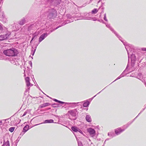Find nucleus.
Instances as JSON below:
<instances>
[{
  "instance_id": "nucleus-60",
  "label": "nucleus",
  "mask_w": 146,
  "mask_h": 146,
  "mask_svg": "<svg viewBox=\"0 0 146 146\" xmlns=\"http://www.w3.org/2000/svg\"><path fill=\"white\" fill-rule=\"evenodd\" d=\"M82 106H80V109H82Z\"/></svg>"
},
{
  "instance_id": "nucleus-63",
  "label": "nucleus",
  "mask_w": 146,
  "mask_h": 146,
  "mask_svg": "<svg viewBox=\"0 0 146 146\" xmlns=\"http://www.w3.org/2000/svg\"><path fill=\"white\" fill-rule=\"evenodd\" d=\"M24 73L25 72V69H24Z\"/></svg>"
},
{
  "instance_id": "nucleus-58",
  "label": "nucleus",
  "mask_w": 146,
  "mask_h": 146,
  "mask_svg": "<svg viewBox=\"0 0 146 146\" xmlns=\"http://www.w3.org/2000/svg\"><path fill=\"white\" fill-rule=\"evenodd\" d=\"M33 86V84H31V85H30V86Z\"/></svg>"
},
{
  "instance_id": "nucleus-36",
  "label": "nucleus",
  "mask_w": 146,
  "mask_h": 146,
  "mask_svg": "<svg viewBox=\"0 0 146 146\" xmlns=\"http://www.w3.org/2000/svg\"><path fill=\"white\" fill-rule=\"evenodd\" d=\"M91 20L95 21H97V19L96 17H91Z\"/></svg>"
},
{
  "instance_id": "nucleus-8",
  "label": "nucleus",
  "mask_w": 146,
  "mask_h": 146,
  "mask_svg": "<svg viewBox=\"0 0 146 146\" xmlns=\"http://www.w3.org/2000/svg\"><path fill=\"white\" fill-rule=\"evenodd\" d=\"M54 29L51 30L49 31V33H45L42 34L40 36L38 39V42L39 43L41 42L42 40H44L45 38H46L48 35L50 34V33L52 32L54 30Z\"/></svg>"
},
{
  "instance_id": "nucleus-52",
  "label": "nucleus",
  "mask_w": 146,
  "mask_h": 146,
  "mask_svg": "<svg viewBox=\"0 0 146 146\" xmlns=\"http://www.w3.org/2000/svg\"><path fill=\"white\" fill-rule=\"evenodd\" d=\"M125 71V70H124L120 75H124L123 74H124V73Z\"/></svg>"
},
{
  "instance_id": "nucleus-49",
  "label": "nucleus",
  "mask_w": 146,
  "mask_h": 146,
  "mask_svg": "<svg viewBox=\"0 0 146 146\" xmlns=\"http://www.w3.org/2000/svg\"><path fill=\"white\" fill-rule=\"evenodd\" d=\"M138 115L132 121H133V122L135 120V119L138 116Z\"/></svg>"
},
{
  "instance_id": "nucleus-31",
  "label": "nucleus",
  "mask_w": 146,
  "mask_h": 146,
  "mask_svg": "<svg viewBox=\"0 0 146 146\" xmlns=\"http://www.w3.org/2000/svg\"><path fill=\"white\" fill-rule=\"evenodd\" d=\"M78 146H83L82 143L81 141H78Z\"/></svg>"
},
{
  "instance_id": "nucleus-33",
  "label": "nucleus",
  "mask_w": 146,
  "mask_h": 146,
  "mask_svg": "<svg viewBox=\"0 0 146 146\" xmlns=\"http://www.w3.org/2000/svg\"><path fill=\"white\" fill-rule=\"evenodd\" d=\"M36 48L34 49V50H32L31 54L33 56L34 55L35 52L36 51Z\"/></svg>"
},
{
  "instance_id": "nucleus-23",
  "label": "nucleus",
  "mask_w": 146,
  "mask_h": 146,
  "mask_svg": "<svg viewBox=\"0 0 146 146\" xmlns=\"http://www.w3.org/2000/svg\"><path fill=\"white\" fill-rule=\"evenodd\" d=\"M53 100L54 102H58L60 104H64L65 103V102H63L58 100L55 99H53Z\"/></svg>"
},
{
  "instance_id": "nucleus-47",
  "label": "nucleus",
  "mask_w": 146,
  "mask_h": 146,
  "mask_svg": "<svg viewBox=\"0 0 146 146\" xmlns=\"http://www.w3.org/2000/svg\"><path fill=\"white\" fill-rule=\"evenodd\" d=\"M3 29V28L2 26L0 25V30H2Z\"/></svg>"
},
{
  "instance_id": "nucleus-17",
  "label": "nucleus",
  "mask_w": 146,
  "mask_h": 146,
  "mask_svg": "<svg viewBox=\"0 0 146 146\" xmlns=\"http://www.w3.org/2000/svg\"><path fill=\"white\" fill-rule=\"evenodd\" d=\"M6 140H7L6 141H5V139H4L3 144L2 146H10L9 142L8 139L6 138Z\"/></svg>"
},
{
  "instance_id": "nucleus-32",
  "label": "nucleus",
  "mask_w": 146,
  "mask_h": 146,
  "mask_svg": "<svg viewBox=\"0 0 146 146\" xmlns=\"http://www.w3.org/2000/svg\"><path fill=\"white\" fill-rule=\"evenodd\" d=\"M30 78L29 77H27L25 78L26 82H30Z\"/></svg>"
},
{
  "instance_id": "nucleus-53",
  "label": "nucleus",
  "mask_w": 146,
  "mask_h": 146,
  "mask_svg": "<svg viewBox=\"0 0 146 146\" xmlns=\"http://www.w3.org/2000/svg\"><path fill=\"white\" fill-rule=\"evenodd\" d=\"M54 116H55L56 117H59V116L58 115H54Z\"/></svg>"
},
{
  "instance_id": "nucleus-38",
  "label": "nucleus",
  "mask_w": 146,
  "mask_h": 146,
  "mask_svg": "<svg viewBox=\"0 0 146 146\" xmlns=\"http://www.w3.org/2000/svg\"><path fill=\"white\" fill-rule=\"evenodd\" d=\"M129 126L128 125H127V124H126L125 125H124V127H125V128L124 129H126V128H127Z\"/></svg>"
},
{
  "instance_id": "nucleus-42",
  "label": "nucleus",
  "mask_w": 146,
  "mask_h": 146,
  "mask_svg": "<svg viewBox=\"0 0 146 146\" xmlns=\"http://www.w3.org/2000/svg\"><path fill=\"white\" fill-rule=\"evenodd\" d=\"M100 92H99V93H98L97 94H96V95H95V96H94V97H92V98H91L90 99V100H93V99L94 98V97H95L97 94H99L100 93Z\"/></svg>"
},
{
  "instance_id": "nucleus-26",
  "label": "nucleus",
  "mask_w": 146,
  "mask_h": 146,
  "mask_svg": "<svg viewBox=\"0 0 146 146\" xmlns=\"http://www.w3.org/2000/svg\"><path fill=\"white\" fill-rule=\"evenodd\" d=\"M59 104H56L55 103H54L52 105V106L53 108H56L59 106Z\"/></svg>"
},
{
  "instance_id": "nucleus-15",
  "label": "nucleus",
  "mask_w": 146,
  "mask_h": 146,
  "mask_svg": "<svg viewBox=\"0 0 146 146\" xmlns=\"http://www.w3.org/2000/svg\"><path fill=\"white\" fill-rule=\"evenodd\" d=\"M125 130V129H121V128L119 127L115 129V132L117 135H118L120 134Z\"/></svg>"
},
{
  "instance_id": "nucleus-3",
  "label": "nucleus",
  "mask_w": 146,
  "mask_h": 146,
  "mask_svg": "<svg viewBox=\"0 0 146 146\" xmlns=\"http://www.w3.org/2000/svg\"><path fill=\"white\" fill-rule=\"evenodd\" d=\"M35 23L31 24L27 28V31L29 32H33L34 30L36 29L37 27L39 26L40 23V19L38 17L35 20Z\"/></svg>"
},
{
  "instance_id": "nucleus-29",
  "label": "nucleus",
  "mask_w": 146,
  "mask_h": 146,
  "mask_svg": "<svg viewBox=\"0 0 146 146\" xmlns=\"http://www.w3.org/2000/svg\"><path fill=\"white\" fill-rule=\"evenodd\" d=\"M27 86L28 87L27 89L28 90H29L30 89V87H29V86H30V85L31 84V83H30V82H26Z\"/></svg>"
},
{
  "instance_id": "nucleus-24",
  "label": "nucleus",
  "mask_w": 146,
  "mask_h": 146,
  "mask_svg": "<svg viewBox=\"0 0 146 146\" xmlns=\"http://www.w3.org/2000/svg\"><path fill=\"white\" fill-rule=\"evenodd\" d=\"M108 135L110 136L111 138H113L115 136V135L113 132H111L108 133Z\"/></svg>"
},
{
  "instance_id": "nucleus-34",
  "label": "nucleus",
  "mask_w": 146,
  "mask_h": 146,
  "mask_svg": "<svg viewBox=\"0 0 146 146\" xmlns=\"http://www.w3.org/2000/svg\"><path fill=\"white\" fill-rule=\"evenodd\" d=\"M84 19H86V20H91V17H88V16H87V17H86Z\"/></svg>"
},
{
  "instance_id": "nucleus-22",
  "label": "nucleus",
  "mask_w": 146,
  "mask_h": 146,
  "mask_svg": "<svg viewBox=\"0 0 146 146\" xmlns=\"http://www.w3.org/2000/svg\"><path fill=\"white\" fill-rule=\"evenodd\" d=\"M25 18H23L19 22V24L21 25H23L25 24Z\"/></svg>"
},
{
  "instance_id": "nucleus-18",
  "label": "nucleus",
  "mask_w": 146,
  "mask_h": 146,
  "mask_svg": "<svg viewBox=\"0 0 146 146\" xmlns=\"http://www.w3.org/2000/svg\"><path fill=\"white\" fill-rule=\"evenodd\" d=\"M50 105H51V104L49 102L44 103L39 106L38 108L39 109L43 108L45 107Z\"/></svg>"
},
{
  "instance_id": "nucleus-21",
  "label": "nucleus",
  "mask_w": 146,
  "mask_h": 146,
  "mask_svg": "<svg viewBox=\"0 0 146 146\" xmlns=\"http://www.w3.org/2000/svg\"><path fill=\"white\" fill-rule=\"evenodd\" d=\"M86 121L88 122H90L92 121V119L91 116L89 115H87L86 116Z\"/></svg>"
},
{
  "instance_id": "nucleus-16",
  "label": "nucleus",
  "mask_w": 146,
  "mask_h": 146,
  "mask_svg": "<svg viewBox=\"0 0 146 146\" xmlns=\"http://www.w3.org/2000/svg\"><path fill=\"white\" fill-rule=\"evenodd\" d=\"M72 22V21L71 20H66L64 21L61 25H59L58 26L56 27L54 29V30H56L59 27H61L62 26H64L67 24L69 23H70Z\"/></svg>"
},
{
  "instance_id": "nucleus-39",
  "label": "nucleus",
  "mask_w": 146,
  "mask_h": 146,
  "mask_svg": "<svg viewBox=\"0 0 146 146\" xmlns=\"http://www.w3.org/2000/svg\"><path fill=\"white\" fill-rule=\"evenodd\" d=\"M29 64L31 66V68H32V62L31 61H29Z\"/></svg>"
},
{
  "instance_id": "nucleus-20",
  "label": "nucleus",
  "mask_w": 146,
  "mask_h": 146,
  "mask_svg": "<svg viewBox=\"0 0 146 146\" xmlns=\"http://www.w3.org/2000/svg\"><path fill=\"white\" fill-rule=\"evenodd\" d=\"M90 102L87 100L84 102L83 104V106L84 107H88L90 105Z\"/></svg>"
},
{
  "instance_id": "nucleus-64",
  "label": "nucleus",
  "mask_w": 146,
  "mask_h": 146,
  "mask_svg": "<svg viewBox=\"0 0 146 146\" xmlns=\"http://www.w3.org/2000/svg\"><path fill=\"white\" fill-rule=\"evenodd\" d=\"M88 108H87V109H86V110H88Z\"/></svg>"
},
{
  "instance_id": "nucleus-30",
  "label": "nucleus",
  "mask_w": 146,
  "mask_h": 146,
  "mask_svg": "<svg viewBox=\"0 0 146 146\" xmlns=\"http://www.w3.org/2000/svg\"><path fill=\"white\" fill-rule=\"evenodd\" d=\"M124 76V75H120L119 77H118L114 81H113V82H115V81L117 80H118L121 78L123 77Z\"/></svg>"
},
{
  "instance_id": "nucleus-62",
  "label": "nucleus",
  "mask_w": 146,
  "mask_h": 146,
  "mask_svg": "<svg viewBox=\"0 0 146 146\" xmlns=\"http://www.w3.org/2000/svg\"><path fill=\"white\" fill-rule=\"evenodd\" d=\"M127 67H128V65H127V67L126 68V69H127Z\"/></svg>"
},
{
  "instance_id": "nucleus-4",
  "label": "nucleus",
  "mask_w": 146,
  "mask_h": 146,
  "mask_svg": "<svg viewBox=\"0 0 146 146\" xmlns=\"http://www.w3.org/2000/svg\"><path fill=\"white\" fill-rule=\"evenodd\" d=\"M47 17L49 19H54L57 16L56 9L54 8L49 7L47 12Z\"/></svg>"
},
{
  "instance_id": "nucleus-43",
  "label": "nucleus",
  "mask_w": 146,
  "mask_h": 146,
  "mask_svg": "<svg viewBox=\"0 0 146 146\" xmlns=\"http://www.w3.org/2000/svg\"><path fill=\"white\" fill-rule=\"evenodd\" d=\"M27 111H25V112H24V113L22 115V116H24L25 115H26V114H27Z\"/></svg>"
},
{
  "instance_id": "nucleus-1",
  "label": "nucleus",
  "mask_w": 146,
  "mask_h": 146,
  "mask_svg": "<svg viewBox=\"0 0 146 146\" xmlns=\"http://www.w3.org/2000/svg\"><path fill=\"white\" fill-rule=\"evenodd\" d=\"M106 27L108 28L114 34L115 36L119 38V39L123 43V44L125 46V48L127 52L128 58V62L129 60V51H131L132 49H134V47L133 46L128 44L126 42H124V40H123L122 38L115 31L114 29L110 26V24H107L106 23Z\"/></svg>"
},
{
  "instance_id": "nucleus-11",
  "label": "nucleus",
  "mask_w": 146,
  "mask_h": 146,
  "mask_svg": "<svg viewBox=\"0 0 146 146\" xmlns=\"http://www.w3.org/2000/svg\"><path fill=\"white\" fill-rule=\"evenodd\" d=\"M79 102L78 103H67L65 102L64 104H65L64 105V106H68V107L69 108H73L76 107L78 105V104H79Z\"/></svg>"
},
{
  "instance_id": "nucleus-48",
  "label": "nucleus",
  "mask_w": 146,
  "mask_h": 146,
  "mask_svg": "<svg viewBox=\"0 0 146 146\" xmlns=\"http://www.w3.org/2000/svg\"><path fill=\"white\" fill-rule=\"evenodd\" d=\"M2 124V121L1 120H0V125Z\"/></svg>"
},
{
  "instance_id": "nucleus-51",
  "label": "nucleus",
  "mask_w": 146,
  "mask_h": 146,
  "mask_svg": "<svg viewBox=\"0 0 146 146\" xmlns=\"http://www.w3.org/2000/svg\"><path fill=\"white\" fill-rule=\"evenodd\" d=\"M38 44H36L35 47L34 48V49L36 48H36H37V47L38 46Z\"/></svg>"
},
{
  "instance_id": "nucleus-5",
  "label": "nucleus",
  "mask_w": 146,
  "mask_h": 146,
  "mask_svg": "<svg viewBox=\"0 0 146 146\" xmlns=\"http://www.w3.org/2000/svg\"><path fill=\"white\" fill-rule=\"evenodd\" d=\"M46 3L52 4L55 6H59L61 2V0H43Z\"/></svg>"
},
{
  "instance_id": "nucleus-2",
  "label": "nucleus",
  "mask_w": 146,
  "mask_h": 146,
  "mask_svg": "<svg viewBox=\"0 0 146 146\" xmlns=\"http://www.w3.org/2000/svg\"><path fill=\"white\" fill-rule=\"evenodd\" d=\"M3 53L6 56H15L17 55L19 52L17 50L14 48L5 50L3 51Z\"/></svg>"
},
{
  "instance_id": "nucleus-54",
  "label": "nucleus",
  "mask_w": 146,
  "mask_h": 146,
  "mask_svg": "<svg viewBox=\"0 0 146 146\" xmlns=\"http://www.w3.org/2000/svg\"><path fill=\"white\" fill-rule=\"evenodd\" d=\"M33 40H32V39H31V40L30 42V43H31Z\"/></svg>"
},
{
  "instance_id": "nucleus-50",
  "label": "nucleus",
  "mask_w": 146,
  "mask_h": 146,
  "mask_svg": "<svg viewBox=\"0 0 146 146\" xmlns=\"http://www.w3.org/2000/svg\"><path fill=\"white\" fill-rule=\"evenodd\" d=\"M19 140H18L17 141H16L15 143V144L16 145V146H17V143H18V141H19Z\"/></svg>"
},
{
  "instance_id": "nucleus-12",
  "label": "nucleus",
  "mask_w": 146,
  "mask_h": 146,
  "mask_svg": "<svg viewBox=\"0 0 146 146\" xmlns=\"http://www.w3.org/2000/svg\"><path fill=\"white\" fill-rule=\"evenodd\" d=\"M10 33H6L5 35H0V40L2 41L8 39L9 38V36L10 35Z\"/></svg>"
},
{
  "instance_id": "nucleus-45",
  "label": "nucleus",
  "mask_w": 146,
  "mask_h": 146,
  "mask_svg": "<svg viewBox=\"0 0 146 146\" xmlns=\"http://www.w3.org/2000/svg\"><path fill=\"white\" fill-rule=\"evenodd\" d=\"M24 133H23L22 131L20 134V136H22Z\"/></svg>"
},
{
  "instance_id": "nucleus-14",
  "label": "nucleus",
  "mask_w": 146,
  "mask_h": 146,
  "mask_svg": "<svg viewBox=\"0 0 146 146\" xmlns=\"http://www.w3.org/2000/svg\"><path fill=\"white\" fill-rule=\"evenodd\" d=\"M58 123V124H59V123H58V122H54V120H53V119H47V120H45L44 121V122L42 123H39V124H36L35 125H40V124H41L42 123Z\"/></svg>"
},
{
  "instance_id": "nucleus-46",
  "label": "nucleus",
  "mask_w": 146,
  "mask_h": 146,
  "mask_svg": "<svg viewBox=\"0 0 146 146\" xmlns=\"http://www.w3.org/2000/svg\"><path fill=\"white\" fill-rule=\"evenodd\" d=\"M101 22H102L104 24H106V23H105V22L104 21L102 20L101 21Z\"/></svg>"
},
{
  "instance_id": "nucleus-25",
  "label": "nucleus",
  "mask_w": 146,
  "mask_h": 146,
  "mask_svg": "<svg viewBox=\"0 0 146 146\" xmlns=\"http://www.w3.org/2000/svg\"><path fill=\"white\" fill-rule=\"evenodd\" d=\"M38 34L36 32L33 34L32 35V40H34L35 38H36Z\"/></svg>"
},
{
  "instance_id": "nucleus-6",
  "label": "nucleus",
  "mask_w": 146,
  "mask_h": 146,
  "mask_svg": "<svg viewBox=\"0 0 146 146\" xmlns=\"http://www.w3.org/2000/svg\"><path fill=\"white\" fill-rule=\"evenodd\" d=\"M79 110L77 108L74 110H69L68 112V115H70L73 117H74V118H73V120H75L77 118V117H76V116L78 114V110Z\"/></svg>"
},
{
  "instance_id": "nucleus-41",
  "label": "nucleus",
  "mask_w": 146,
  "mask_h": 146,
  "mask_svg": "<svg viewBox=\"0 0 146 146\" xmlns=\"http://www.w3.org/2000/svg\"><path fill=\"white\" fill-rule=\"evenodd\" d=\"M141 50L143 51H146V48H141Z\"/></svg>"
},
{
  "instance_id": "nucleus-28",
  "label": "nucleus",
  "mask_w": 146,
  "mask_h": 146,
  "mask_svg": "<svg viewBox=\"0 0 146 146\" xmlns=\"http://www.w3.org/2000/svg\"><path fill=\"white\" fill-rule=\"evenodd\" d=\"M15 128V127H11L9 129V130L12 133L14 131Z\"/></svg>"
},
{
  "instance_id": "nucleus-9",
  "label": "nucleus",
  "mask_w": 146,
  "mask_h": 146,
  "mask_svg": "<svg viewBox=\"0 0 146 146\" xmlns=\"http://www.w3.org/2000/svg\"><path fill=\"white\" fill-rule=\"evenodd\" d=\"M139 79L144 83L146 87V78H143V75L141 73H138L137 75L135 77Z\"/></svg>"
},
{
  "instance_id": "nucleus-27",
  "label": "nucleus",
  "mask_w": 146,
  "mask_h": 146,
  "mask_svg": "<svg viewBox=\"0 0 146 146\" xmlns=\"http://www.w3.org/2000/svg\"><path fill=\"white\" fill-rule=\"evenodd\" d=\"M98 11V10L97 9H94L92 11V13L93 14L96 13Z\"/></svg>"
},
{
  "instance_id": "nucleus-44",
  "label": "nucleus",
  "mask_w": 146,
  "mask_h": 146,
  "mask_svg": "<svg viewBox=\"0 0 146 146\" xmlns=\"http://www.w3.org/2000/svg\"><path fill=\"white\" fill-rule=\"evenodd\" d=\"M145 108H143L142 110L141 111L140 113L138 114V115H139L140 113H142L145 110Z\"/></svg>"
},
{
  "instance_id": "nucleus-57",
  "label": "nucleus",
  "mask_w": 146,
  "mask_h": 146,
  "mask_svg": "<svg viewBox=\"0 0 146 146\" xmlns=\"http://www.w3.org/2000/svg\"><path fill=\"white\" fill-rule=\"evenodd\" d=\"M2 16L3 17H3H4V15H3V14L2 15Z\"/></svg>"
},
{
  "instance_id": "nucleus-61",
  "label": "nucleus",
  "mask_w": 146,
  "mask_h": 146,
  "mask_svg": "<svg viewBox=\"0 0 146 146\" xmlns=\"http://www.w3.org/2000/svg\"><path fill=\"white\" fill-rule=\"evenodd\" d=\"M109 140V139H106V140Z\"/></svg>"
},
{
  "instance_id": "nucleus-13",
  "label": "nucleus",
  "mask_w": 146,
  "mask_h": 146,
  "mask_svg": "<svg viewBox=\"0 0 146 146\" xmlns=\"http://www.w3.org/2000/svg\"><path fill=\"white\" fill-rule=\"evenodd\" d=\"M71 129H72V131L73 132H79L80 133L82 134H83L82 131L80 129L78 128L76 126H72L71 127Z\"/></svg>"
},
{
  "instance_id": "nucleus-19",
  "label": "nucleus",
  "mask_w": 146,
  "mask_h": 146,
  "mask_svg": "<svg viewBox=\"0 0 146 146\" xmlns=\"http://www.w3.org/2000/svg\"><path fill=\"white\" fill-rule=\"evenodd\" d=\"M30 128H29V126L28 125H25L24 127L23 128V130H22L23 133H25L27 131H28Z\"/></svg>"
},
{
  "instance_id": "nucleus-55",
  "label": "nucleus",
  "mask_w": 146,
  "mask_h": 146,
  "mask_svg": "<svg viewBox=\"0 0 146 146\" xmlns=\"http://www.w3.org/2000/svg\"><path fill=\"white\" fill-rule=\"evenodd\" d=\"M97 21H99V22H101V21H100V20H99V19H98V20H97Z\"/></svg>"
},
{
  "instance_id": "nucleus-40",
  "label": "nucleus",
  "mask_w": 146,
  "mask_h": 146,
  "mask_svg": "<svg viewBox=\"0 0 146 146\" xmlns=\"http://www.w3.org/2000/svg\"><path fill=\"white\" fill-rule=\"evenodd\" d=\"M133 122V121H130L128 122L127 124L129 126Z\"/></svg>"
},
{
  "instance_id": "nucleus-56",
  "label": "nucleus",
  "mask_w": 146,
  "mask_h": 146,
  "mask_svg": "<svg viewBox=\"0 0 146 146\" xmlns=\"http://www.w3.org/2000/svg\"><path fill=\"white\" fill-rule=\"evenodd\" d=\"M20 138H21V137H20V136H19V137H18V139H17V140H18V139H20Z\"/></svg>"
},
{
  "instance_id": "nucleus-37",
  "label": "nucleus",
  "mask_w": 146,
  "mask_h": 146,
  "mask_svg": "<svg viewBox=\"0 0 146 146\" xmlns=\"http://www.w3.org/2000/svg\"><path fill=\"white\" fill-rule=\"evenodd\" d=\"M36 87H37V88H38L39 89V90H40L41 92H42L44 94H45V95H46L42 91V90L40 89V88H39V87L38 86V85L37 84V86H36Z\"/></svg>"
},
{
  "instance_id": "nucleus-35",
  "label": "nucleus",
  "mask_w": 146,
  "mask_h": 146,
  "mask_svg": "<svg viewBox=\"0 0 146 146\" xmlns=\"http://www.w3.org/2000/svg\"><path fill=\"white\" fill-rule=\"evenodd\" d=\"M104 19L106 21H108V20L106 18V13H105L104 14Z\"/></svg>"
},
{
  "instance_id": "nucleus-7",
  "label": "nucleus",
  "mask_w": 146,
  "mask_h": 146,
  "mask_svg": "<svg viewBox=\"0 0 146 146\" xmlns=\"http://www.w3.org/2000/svg\"><path fill=\"white\" fill-rule=\"evenodd\" d=\"M131 71H133L136 69L135 67V61L136 60V56L134 54L132 53L131 55Z\"/></svg>"
},
{
  "instance_id": "nucleus-10",
  "label": "nucleus",
  "mask_w": 146,
  "mask_h": 146,
  "mask_svg": "<svg viewBox=\"0 0 146 146\" xmlns=\"http://www.w3.org/2000/svg\"><path fill=\"white\" fill-rule=\"evenodd\" d=\"M87 130L91 137H94L96 135V131L94 129L90 127Z\"/></svg>"
},
{
  "instance_id": "nucleus-59",
  "label": "nucleus",
  "mask_w": 146,
  "mask_h": 146,
  "mask_svg": "<svg viewBox=\"0 0 146 146\" xmlns=\"http://www.w3.org/2000/svg\"><path fill=\"white\" fill-rule=\"evenodd\" d=\"M144 106L145 107V109L146 108V106H145V105H144Z\"/></svg>"
}]
</instances>
